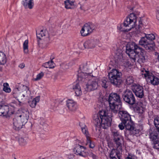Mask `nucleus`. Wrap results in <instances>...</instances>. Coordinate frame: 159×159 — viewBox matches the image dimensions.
Instances as JSON below:
<instances>
[{"instance_id": "49530a36", "label": "nucleus", "mask_w": 159, "mask_h": 159, "mask_svg": "<svg viewBox=\"0 0 159 159\" xmlns=\"http://www.w3.org/2000/svg\"><path fill=\"white\" fill-rule=\"evenodd\" d=\"M110 159H120V157H113L110 158Z\"/></svg>"}, {"instance_id": "dca6fc26", "label": "nucleus", "mask_w": 159, "mask_h": 159, "mask_svg": "<svg viewBox=\"0 0 159 159\" xmlns=\"http://www.w3.org/2000/svg\"><path fill=\"white\" fill-rule=\"evenodd\" d=\"M98 80L95 78L89 80L86 84L87 88L88 91L94 90L96 89L98 86Z\"/></svg>"}, {"instance_id": "79ce46f5", "label": "nucleus", "mask_w": 159, "mask_h": 159, "mask_svg": "<svg viewBox=\"0 0 159 159\" xmlns=\"http://www.w3.org/2000/svg\"><path fill=\"white\" fill-rule=\"evenodd\" d=\"M90 156L93 158V159H97V156L96 155L93 154V153H91V154H90Z\"/></svg>"}, {"instance_id": "a19ab883", "label": "nucleus", "mask_w": 159, "mask_h": 159, "mask_svg": "<svg viewBox=\"0 0 159 159\" xmlns=\"http://www.w3.org/2000/svg\"><path fill=\"white\" fill-rule=\"evenodd\" d=\"M156 16L157 19L159 20V7L157 8L156 12Z\"/></svg>"}, {"instance_id": "7ed1b4c3", "label": "nucleus", "mask_w": 159, "mask_h": 159, "mask_svg": "<svg viewBox=\"0 0 159 159\" xmlns=\"http://www.w3.org/2000/svg\"><path fill=\"white\" fill-rule=\"evenodd\" d=\"M29 117V112L27 109H23L22 112L15 115L13 119V128L19 130L27 122Z\"/></svg>"}, {"instance_id": "9d476101", "label": "nucleus", "mask_w": 159, "mask_h": 159, "mask_svg": "<svg viewBox=\"0 0 159 159\" xmlns=\"http://www.w3.org/2000/svg\"><path fill=\"white\" fill-rule=\"evenodd\" d=\"M136 22L137 17L134 14L131 13L127 16L124 22V26L129 27V29L126 30V31H129L134 28L136 26Z\"/></svg>"}, {"instance_id": "f03ea898", "label": "nucleus", "mask_w": 159, "mask_h": 159, "mask_svg": "<svg viewBox=\"0 0 159 159\" xmlns=\"http://www.w3.org/2000/svg\"><path fill=\"white\" fill-rule=\"evenodd\" d=\"M144 51L134 42L128 43L126 46V53L134 61L136 60L139 63L145 61Z\"/></svg>"}, {"instance_id": "ea45409f", "label": "nucleus", "mask_w": 159, "mask_h": 159, "mask_svg": "<svg viewBox=\"0 0 159 159\" xmlns=\"http://www.w3.org/2000/svg\"><path fill=\"white\" fill-rule=\"evenodd\" d=\"M64 3L65 5V7L67 9H70L71 8V7L69 3V2L67 0H66L64 2Z\"/></svg>"}, {"instance_id": "0eeeda50", "label": "nucleus", "mask_w": 159, "mask_h": 159, "mask_svg": "<svg viewBox=\"0 0 159 159\" xmlns=\"http://www.w3.org/2000/svg\"><path fill=\"white\" fill-rule=\"evenodd\" d=\"M122 73L118 70L113 69L108 73V76L111 83L116 87H119L122 82Z\"/></svg>"}, {"instance_id": "aec40b11", "label": "nucleus", "mask_w": 159, "mask_h": 159, "mask_svg": "<svg viewBox=\"0 0 159 159\" xmlns=\"http://www.w3.org/2000/svg\"><path fill=\"white\" fill-rule=\"evenodd\" d=\"M1 113L2 117L7 118L11 115L9 112V107L6 104L1 105Z\"/></svg>"}, {"instance_id": "09e8293b", "label": "nucleus", "mask_w": 159, "mask_h": 159, "mask_svg": "<svg viewBox=\"0 0 159 159\" xmlns=\"http://www.w3.org/2000/svg\"><path fill=\"white\" fill-rule=\"evenodd\" d=\"M139 29V30H138L137 31V33H138L139 32H140V29H139V28L138 29Z\"/></svg>"}, {"instance_id": "e433bc0d", "label": "nucleus", "mask_w": 159, "mask_h": 159, "mask_svg": "<svg viewBox=\"0 0 159 159\" xmlns=\"http://www.w3.org/2000/svg\"><path fill=\"white\" fill-rule=\"evenodd\" d=\"M145 37L147 38V39L149 40L150 42L152 43V41L155 39V36L153 34H148V35H146Z\"/></svg>"}, {"instance_id": "f3484780", "label": "nucleus", "mask_w": 159, "mask_h": 159, "mask_svg": "<svg viewBox=\"0 0 159 159\" xmlns=\"http://www.w3.org/2000/svg\"><path fill=\"white\" fill-rule=\"evenodd\" d=\"M99 42V40L97 39H89L84 43V47L85 48H92L95 47L98 44Z\"/></svg>"}, {"instance_id": "3c124183", "label": "nucleus", "mask_w": 159, "mask_h": 159, "mask_svg": "<svg viewBox=\"0 0 159 159\" xmlns=\"http://www.w3.org/2000/svg\"><path fill=\"white\" fill-rule=\"evenodd\" d=\"M138 27H136V29H137V28H138Z\"/></svg>"}, {"instance_id": "a18cd8bd", "label": "nucleus", "mask_w": 159, "mask_h": 159, "mask_svg": "<svg viewBox=\"0 0 159 159\" xmlns=\"http://www.w3.org/2000/svg\"><path fill=\"white\" fill-rule=\"evenodd\" d=\"M155 126L156 128V129L157 131L159 133V125H155Z\"/></svg>"}, {"instance_id": "bb28decb", "label": "nucleus", "mask_w": 159, "mask_h": 159, "mask_svg": "<svg viewBox=\"0 0 159 159\" xmlns=\"http://www.w3.org/2000/svg\"><path fill=\"white\" fill-rule=\"evenodd\" d=\"M126 129L129 131L130 134L133 135H136L139 133L138 130H137L134 128V123L132 124V125L130 128H129V129Z\"/></svg>"}, {"instance_id": "6e6552de", "label": "nucleus", "mask_w": 159, "mask_h": 159, "mask_svg": "<svg viewBox=\"0 0 159 159\" xmlns=\"http://www.w3.org/2000/svg\"><path fill=\"white\" fill-rule=\"evenodd\" d=\"M141 74L143 76L144 75L148 82L150 83L153 85L159 84V78L145 69L141 70Z\"/></svg>"}, {"instance_id": "39448f33", "label": "nucleus", "mask_w": 159, "mask_h": 159, "mask_svg": "<svg viewBox=\"0 0 159 159\" xmlns=\"http://www.w3.org/2000/svg\"><path fill=\"white\" fill-rule=\"evenodd\" d=\"M117 113H118L119 117L121 121L118 125L120 129L123 130L125 127L128 129L130 128L133 122L129 114L125 111H120Z\"/></svg>"}, {"instance_id": "de8ad7c7", "label": "nucleus", "mask_w": 159, "mask_h": 159, "mask_svg": "<svg viewBox=\"0 0 159 159\" xmlns=\"http://www.w3.org/2000/svg\"><path fill=\"white\" fill-rule=\"evenodd\" d=\"M65 66H66V67H65V69H67V68H68V65H65Z\"/></svg>"}, {"instance_id": "9b49d317", "label": "nucleus", "mask_w": 159, "mask_h": 159, "mask_svg": "<svg viewBox=\"0 0 159 159\" xmlns=\"http://www.w3.org/2000/svg\"><path fill=\"white\" fill-rule=\"evenodd\" d=\"M122 97L124 101L129 104L133 105L135 104V99L132 91L126 90L123 92Z\"/></svg>"}, {"instance_id": "b1692460", "label": "nucleus", "mask_w": 159, "mask_h": 159, "mask_svg": "<svg viewBox=\"0 0 159 159\" xmlns=\"http://www.w3.org/2000/svg\"><path fill=\"white\" fill-rule=\"evenodd\" d=\"M122 152V150L120 151L117 150V148L116 149H112L110 153V158H111L116 157H121L120 152Z\"/></svg>"}, {"instance_id": "2f4dec72", "label": "nucleus", "mask_w": 159, "mask_h": 159, "mask_svg": "<svg viewBox=\"0 0 159 159\" xmlns=\"http://www.w3.org/2000/svg\"><path fill=\"white\" fill-rule=\"evenodd\" d=\"M18 141L19 144L21 146H25L27 144V142L26 140L23 138H20L19 139Z\"/></svg>"}, {"instance_id": "f257e3e1", "label": "nucleus", "mask_w": 159, "mask_h": 159, "mask_svg": "<svg viewBox=\"0 0 159 159\" xmlns=\"http://www.w3.org/2000/svg\"><path fill=\"white\" fill-rule=\"evenodd\" d=\"M108 101L111 110L107 111L104 110L100 111L93 117L95 129L98 133H100L101 127L106 129L111 125L113 113L116 114L119 110L118 107L121 102L120 96L116 93H111L109 96Z\"/></svg>"}, {"instance_id": "5701e85b", "label": "nucleus", "mask_w": 159, "mask_h": 159, "mask_svg": "<svg viewBox=\"0 0 159 159\" xmlns=\"http://www.w3.org/2000/svg\"><path fill=\"white\" fill-rule=\"evenodd\" d=\"M22 2L25 8H28L30 9H32L34 5V0H23Z\"/></svg>"}, {"instance_id": "c03bdc74", "label": "nucleus", "mask_w": 159, "mask_h": 159, "mask_svg": "<svg viewBox=\"0 0 159 159\" xmlns=\"http://www.w3.org/2000/svg\"><path fill=\"white\" fill-rule=\"evenodd\" d=\"M67 1L69 2V3H68V4H70V7H71V6H73L74 5V2H73L70 1L69 0H67Z\"/></svg>"}, {"instance_id": "2eb2a0df", "label": "nucleus", "mask_w": 159, "mask_h": 159, "mask_svg": "<svg viewBox=\"0 0 159 159\" xmlns=\"http://www.w3.org/2000/svg\"><path fill=\"white\" fill-rule=\"evenodd\" d=\"M132 90L137 97L142 98L144 96V89L142 86L139 85H134Z\"/></svg>"}, {"instance_id": "a878e982", "label": "nucleus", "mask_w": 159, "mask_h": 159, "mask_svg": "<svg viewBox=\"0 0 159 159\" xmlns=\"http://www.w3.org/2000/svg\"><path fill=\"white\" fill-rule=\"evenodd\" d=\"M40 97L39 96L36 97L32 101L28 102L29 106L32 108H34L36 106L37 102H39Z\"/></svg>"}, {"instance_id": "cd10ccee", "label": "nucleus", "mask_w": 159, "mask_h": 159, "mask_svg": "<svg viewBox=\"0 0 159 159\" xmlns=\"http://www.w3.org/2000/svg\"><path fill=\"white\" fill-rule=\"evenodd\" d=\"M43 66L46 68H53L54 67V63L52 60L44 63Z\"/></svg>"}, {"instance_id": "c9c22d12", "label": "nucleus", "mask_w": 159, "mask_h": 159, "mask_svg": "<svg viewBox=\"0 0 159 159\" xmlns=\"http://www.w3.org/2000/svg\"><path fill=\"white\" fill-rule=\"evenodd\" d=\"M44 75V73L43 72H41L40 73L37 75L36 77L35 78H34V80L35 81L39 80L42 78Z\"/></svg>"}, {"instance_id": "423d86ee", "label": "nucleus", "mask_w": 159, "mask_h": 159, "mask_svg": "<svg viewBox=\"0 0 159 159\" xmlns=\"http://www.w3.org/2000/svg\"><path fill=\"white\" fill-rule=\"evenodd\" d=\"M30 92L29 88L23 85L19 88L15 89L13 91V95L14 98L18 100L20 103H23L25 97L28 96Z\"/></svg>"}, {"instance_id": "4be33fe9", "label": "nucleus", "mask_w": 159, "mask_h": 159, "mask_svg": "<svg viewBox=\"0 0 159 159\" xmlns=\"http://www.w3.org/2000/svg\"><path fill=\"white\" fill-rule=\"evenodd\" d=\"M149 138L151 140L153 143L157 142L159 141V136L157 132L156 131L154 130L150 131V134L149 135Z\"/></svg>"}, {"instance_id": "8fccbe9b", "label": "nucleus", "mask_w": 159, "mask_h": 159, "mask_svg": "<svg viewBox=\"0 0 159 159\" xmlns=\"http://www.w3.org/2000/svg\"><path fill=\"white\" fill-rule=\"evenodd\" d=\"M80 9H81V10H82V9H82V7H81H81H80Z\"/></svg>"}, {"instance_id": "4468645a", "label": "nucleus", "mask_w": 159, "mask_h": 159, "mask_svg": "<svg viewBox=\"0 0 159 159\" xmlns=\"http://www.w3.org/2000/svg\"><path fill=\"white\" fill-rule=\"evenodd\" d=\"M139 44L143 47L146 49L151 50L153 48V44L150 42L145 36L143 37L139 42Z\"/></svg>"}, {"instance_id": "473e14b6", "label": "nucleus", "mask_w": 159, "mask_h": 159, "mask_svg": "<svg viewBox=\"0 0 159 159\" xmlns=\"http://www.w3.org/2000/svg\"><path fill=\"white\" fill-rule=\"evenodd\" d=\"M28 40H25L23 44V49L24 52L27 53L28 52Z\"/></svg>"}, {"instance_id": "1a4fd4ad", "label": "nucleus", "mask_w": 159, "mask_h": 159, "mask_svg": "<svg viewBox=\"0 0 159 159\" xmlns=\"http://www.w3.org/2000/svg\"><path fill=\"white\" fill-rule=\"evenodd\" d=\"M37 38L40 40H45V42L40 44L42 48H45L47 47L48 43L50 41V37L48 31L46 30H42L36 32Z\"/></svg>"}, {"instance_id": "6ab92c4d", "label": "nucleus", "mask_w": 159, "mask_h": 159, "mask_svg": "<svg viewBox=\"0 0 159 159\" xmlns=\"http://www.w3.org/2000/svg\"><path fill=\"white\" fill-rule=\"evenodd\" d=\"M81 129L83 133L85 135L86 138V145H88L90 148H93L95 147L94 142L91 139V138L89 136L88 132L85 127H81Z\"/></svg>"}, {"instance_id": "37998d69", "label": "nucleus", "mask_w": 159, "mask_h": 159, "mask_svg": "<svg viewBox=\"0 0 159 159\" xmlns=\"http://www.w3.org/2000/svg\"><path fill=\"white\" fill-rule=\"evenodd\" d=\"M25 64L23 63H21L20 64L19 66V67L20 68H21V69H22L23 68H24L25 67Z\"/></svg>"}, {"instance_id": "ddd939ff", "label": "nucleus", "mask_w": 159, "mask_h": 159, "mask_svg": "<svg viewBox=\"0 0 159 159\" xmlns=\"http://www.w3.org/2000/svg\"><path fill=\"white\" fill-rule=\"evenodd\" d=\"M85 149L84 146L76 144L74 149V151L76 155L85 157L87 154L85 151Z\"/></svg>"}, {"instance_id": "72a5a7b5", "label": "nucleus", "mask_w": 159, "mask_h": 159, "mask_svg": "<svg viewBox=\"0 0 159 159\" xmlns=\"http://www.w3.org/2000/svg\"><path fill=\"white\" fill-rule=\"evenodd\" d=\"M134 82V80L132 76H127L126 79V82L127 84L130 85Z\"/></svg>"}, {"instance_id": "4c0bfd02", "label": "nucleus", "mask_w": 159, "mask_h": 159, "mask_svg": "<svg viewBox=\"0 0 159 159\" xmlns=\"http://www.w3.org/2000/svg\"><path fill=\"white\" fill-rule=\"evenodd\" d=\"M153 147L155 149H159V141L157 142L153 143Z\"/></svg>"}, {"instance_id": "58836bf2", "label": "nucleus", "mask_w": 159, "mask_h": 159, "mask_svg": "<svg viewBox=\"0 0 159 159\" xmlns=\"http://www.w3.org/2000/svg\"><path fill=\"white\" fill-rule=\"evenodd\" d=\"M154 123L155 125H159V117H156L154 118Z\"/></svg>"}, {"instance_id": "c85d7f7f", "label": "nucleus", "mask_w": 159, "mask_h": 159, "mask_svg": "<svg viewBox=\"0 0 159 159\" xmlns=\"http://www.w3.org/2000/svg\"><path fill=\"white\" fill-rule=\"evenodd\" d=\"M101 85L102 87L107 88L108 87V83H109L107 78L104 77L101 80Z\"/></svg>"}, {"instance_id": "412c9836", "label": "nucleus", "mask_w": 159, "mask_h": 159, "mask_svg": "<svg viewBox=\"0 0 159 159\" xmlns=\"http://www.w3.org/2000/svg\"><path fill=\"white\" fill-rule=\"evenodd\" d=\"M66 102V106L70 111H74L76 110L77 105L75 101L72 100L68 99Z\"/></svg>"}, {"instance_id": "c756f323", "label": "nucleus", "mask_w": 159, "mask_h": 159, "mask_svg": "<svg viewBox=\"0 0 159 159\" xmlns=\"http://www.w3.org/2000/svg\"><path fill=\"white\" fill-rule=\"evenodd\" d=\"M1 64L4 65L7 62V59L6 56L4 53L1 52Z\"/></svg>"}, {"instance_id": "f8f14e48", "label": "nucleus", "mask_w": 159, "mask_h": 159, "mask_svg": "<svg viewBox=\"0 0 159 159\" xmlns=\"http://www.w3.org/2000/svg\"><path fill=\"white\" fill-rule=\"evenodd\" d=\"M112 135L113 138V141L116 144L117 149L121 151L122 150V142L123 139L121 136L117 131H113Z\"/></svg>"}, {"instance_id": "a211bd4d", "label": "nucleus", "mask_w": 159, "mask_h": 159, "mask_svg": "<svg viewBox=\"0 0 159 159\" xmlns=\"http://www.w3.org/2000/svg\"><path fill=\"white\" fill-rule=\"evenodd\" d=\"M93 29L92 25H90L88 24H86L82 28L80 33L82 36H86L91 33Z\"/></svg>"}, {"instance_id": "393cba45", "label": "nucleus", "mask_w": 159, "mask_h": 159, "mask_svg": "<svg viewBox=\"0 0 159 159\" xmlns=\"http://www.w3.org/2000/svg\"><path fill=\"white\" fill-rule=\"evenodd\" d=\"M73 89L76 96L81 95L82 94V91L79 83H77L74 85L73 87Z\"/></svg>"}, {"instance_id": "7c9ffc66", "label": "nucleus", "mask_w": 159, "mask_h": 159, "mask_svg": "<svg viewBox=\"0 0 159 159\" xmlns=\"http://www.w3.org/2000/svg\"><path fill=\"white\" fill-rule=\"evenodd\" d=\"M3 90L5 92L9 93L11 92V89L9 87L8 84L7 83H5L3 84Z\"/></svg>"}, {"instance_id": "20e7f679", "label": "nucleus", "mask_w": 159, "mask_h": 159, "mask_svg": "<svg viewBox=\"0 0 159 159\" xmlns=\"http://www.w3.org/2000/svg\"><path fill=\"white\" fill-rule=\"evenodd\" d=\"M81 72H79L78 75V80L79 81L83 82H85L88 79L87 78H89L92 77H95L98 75L97 72L93 73L91 66L87 64L86 63L82 65L80 67Z\"/></svg>"}, {"instance_id": "f704fd0d", "label": "nucleus", "mask_w": 159, "mask_h": 159, "mask_svg": "<svg viewBox=\"0 0 159 159\" xmlns=\"http://www.w3.org/2000/svg\"><path fill=\"white\" fill-rule=\"evenodd\" d=\"M135 109L136 111L140 114H143L145 110L144 108L142 107H139L138 106H137L135 107Z\"/></svg>"}]
</instances>
